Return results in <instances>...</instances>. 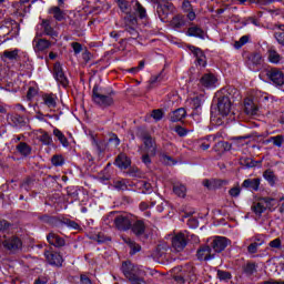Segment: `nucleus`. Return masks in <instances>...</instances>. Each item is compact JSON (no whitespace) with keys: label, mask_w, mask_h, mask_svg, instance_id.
I'll list each match as a JSON object with an SVG mask.
<instances>
[{"label":"nucleus","mask_w":284,"mask_h":284,"mask_svg":"<svg viewBox=\"0 0 284 284\" xmlns=\"http://www.w3.org/2000/svg\"><path fill=\"white\" fill-rule=\"evenodd\" d=\"M114 223L118 230H121L122 232H125V230H130L131 227L135 236H142L143 234V222L136 220V216L134 215H120L115 219Z\"/></svg>","instance_id":"1"},{"label":"nucleus","mask_w":284,"mask_h":284,"mask_svg":"<svg viewBox=\"0 0 284 284\" xmlns=\"http://www.w3.org/2000/svg\"><path fill=\"white\" fill-rule=\"evenodd\" d=\"M122 273L131 284H143V268L132 262H123Z\"/></svg>","instance_id":"2"},{"label":"nucleus","mask_w":284,"mask_h":284,"mask_svg":"<svg viewBox=\"0 0 284 284\" xmlns=\"http://www.w3.org/2000/svg\"><path fill=\"white\" fill-rule=\"evenodd\" d=\"M281 205V201L273 199V197H260L255 202H253V205L251 207L252 212L256 214V216H261L266 210L270 212H274L276 207Z\"/></svg>","instance_id":"3"},{"label":"nucleus","mask_w":284,"mask_h":284,"mask_svg":"<svg viewBox=\"0 0 284 284\" xmlns=\"http://www.w3.org/2000/svg\"><path fill=\"white\" fill-rule=\"evenodd\" d=\"M156 155V141L151 136L145 134L143 138V163L152 162V158Z\"/></svg>","instance_id":"4"},{"label":"nucleus","mask_w":284,"mask_h":284,"mask_svg":"<svg viewBox=\"0 0 284 284\" xmlns=\"http://www.w3.org/2000/svg\"><path fill=\"white\" fill-rule=\"evenodd\" d=\"M217 112L220 116L217 118L216 125H223V123H225L223 119L232 114V101H230V98L222 97L219 99Z\"/></svg>","instance_id":"5"},{"label":"nucleus","mask_w":284,"mask_h":284,"mask_svg":"<svg viewBox=\"0 0 284 284\" xmlns=\"http://www.w3.org/2000/svg\"><path fill=\"white\" fill-rule=\"evenodd\" d=\"M190 240V233L187 231L179 232L172 237V247L175 252H183L187 246V241Z\"/></svg>","instance_id":"6"},{"label":"nucleus","mask_w":284,"mask_h":284,"mask_svg":"<svg viewBox=\"0 0 284 284\" xmlns=\"http://www.w3.org/2000/svg\"><path fill=\"white\" fill-rule=\"evenodd\" d=\"M8 34L17 37V34H19V23L13 20H9L0 24V39L8 37Z\"/></svg>","instance_id":"7"},{"label":"nucleus","mask_w":284,"mask_h":284,"mask_svg":"<svg viewBox=\"0 0 284 284\" xmlns=\"http://www.w3.org/2000/svg\"><path fill=\"white\" fill-rule=\"evenodd\" d=\"M266 77L274 83V85H284V73L278 68L266 70Z\"/></svg>","instance_id":"8"},{"label":"nucleus","mask_w":284,"mask_h":284,"mask_svg":"<svg viewBox=\"0 0 284 284\" xmlns=\"http://www.w3.org/2000/svg\"><path fill=\"white\" fill-rule=\"evenodd\" d=\"M57 101H59V98L55 94L45 93L41 98L40 108H44L45 110L52 112V110L57 108Z\"/></svg>","instance_id":"9"},{"label":"nucleus","mask_w":284,"mask_h":284,"mask_svg":"<svg viewBox=\"0 0 284 284\" xmlns=\"http://www.w3.org/2000/svg\"><path fill=\"white\" fill-rule=\"evenodd\" d=\"M230 240L227 237L223 236H214L212 237L211 247L214 252V254H220V252H223L227 245H230Z\"/></svg>","instance_id":"10"},{"label":"nucleus","mask_w":284,"mask_h":284,"mask_svg":"<svg viewBox=\"0 0 284 284\" xmlns=\"http://www.w3.org/2000/svg\"><path fill=\"white\" fill-rule=\"evenodd\" d=\"M219 83V78L214 75L213 73H204L200 78V85L202 88H205L206 90H212V88H216Z\"/></svg>","instance_id":"11"},{"label":"nucleus","mask_w":284,"mask_h":284,"mask_svg":"<svg viewBox=\"0 0 284 284\" xmlns=\"http://www.w3.org/2000/svg\"><path fill=\"white\" fill-rule=\"evenodd\" d=\"M93 101L101 108H108L114 103V100L110 95L99 94L97 92V87L93 88Z\"/></svg>","instance_id":"12"},{"label":"nucleus","mask_w":284,"mask_h":284,"mask_svg":"<svg viewBox=\"0 0 284 284\" xmlns=\"http://www.w3.org/2000/svg\"><path fill=\"white\" fill-rule=\"evenodd\" d=\"M2 245L9 252H19V250H21V247L23 246V243L21 242V239H19V237H11V239L4 240L2 242Z\"/></svg>","instance_id":"13"},{"label":"nucleus","mask_w":284,"mask_h":284,"mask_svg":"<svg viewBox=\"0 0 284 284\" xmlns=\"http://www.w3.org/2000/svg\"><path fill=\"white\" fill-rule=\"evenodd\" d=\"M53 75L55 81H58V83H61V85H63V88H67L68 85V77H65V73L63 72V67H61V63H55L53 67Z\"/></svg>","instance_id":"14"},{"label":"nucleus","mask_w":284,"mask_h":284,"mask_svg":"<svg viewBox=\"0 0 284 284\" xmlns=\"http://www.w3.org/2000/svg\"><path fill=\"white\" fill-rule=\"evenodd\" d=\"M196 256L199 261H212L216 254L214 251H212V247L210 245H204L197 250Z\"/></svg>","instance_id":"15"},{"label":"nucleus","mask_w":284,"mask_h":284,"mask_svg":"<svg viewBox=\"0 0 284 284\" xmlns=\"http://www.w3.org/2000/svg\"><path fill=\"white\" fill-rule=\"evenodd\" d=\"M44 256L49 263V265H54L55 267H61L63 265V257L59 253H52L47 251Z\"/></svg>","instance_id":"16"},{"label":"nucleus","mask_w":284,"mask_h":284,"mask_svg":"<svg viewBox=\"0 0 284 284\" xmlns=\"http://www.w3.org/2000/svg\"><path fill=\"white\" fill-rule=\"evenodd\" d=\"M172 8L173 7L170 3L158 4L156 12L161 21L168 20V16L170 14V12H172Z\"/></svg>","instance_id":"17"},{"label":"nucleus","mask_w":284,"mask_h":284,"mask_svg":"<svg viewBox=\"0 0 284 284\" xmlns=\"http://www.w3.org/2000/svg\"><path fill=\"white\" fill-rule=\"evenodd\" d=\"M30 0H20L13 4V9L16 10L17 17H23L26 12L30 11V4H27Z\"/></svg>","instance_id":"18"},{"label":"nucleus","mask_w":284,"mask_h":284,"mask_svg":"<svg viewBox=\"0 0 284 284\" xmlns=\"http://www.w3.org/2000/svg\"><path fill=\"white\" fill-rule=\"evenodd\" d=\"M191 52H193L195 57V61L197 65H201L202 68H205L207 60L205 58V54L203 51L196 47H190Z\"/></svg>","instance_id":"19"},{"label":"nucleus","mask_w":284,"mask_h":284,"mask_svg":"<svg viewBox=\"0 0 284 284\" xmlns=\"http://www.w3.org/2000/svg\"><path fill=\"white\" fill-rule=\"evenodd\" d=\"M176 283H194L196 281V274L194 272L190 271L189 273H184L183 275H176L174 277Z\"/></svg>","instance_id":"20"},{"label":"nucleus","mask_w":284,"mask_h":284,"mask_svg":"<svg viewBox=\"0 0 284 284\" xmlns=\"http://www.w3.org/2000/svg\"><path fill=\"white\" fill-rule=\"evenodd\" d=\"M131 164L132 161L130 160V158H128V155L123 153L120 154L115 160V165L120 168V170H128V168H130Z\"/></svg>","instance_id":"21"},{"label":"nucleus","mask_w":284,"mask_h":284,"mask_svg":"<svg viewBox=\"0 0 284 284\" xmlns=\"http://www.w3.org/2000/svg\"><path fill=\"white\" fill-rule=\"evenodd\" d=\"M47 241L54 247H63V245H65V241L54 233H50L47 237Z\"/></svg>","instance_id":"22"},{"label":"nucleus","mask_w":284,"mask_h":284,"mask_svg":"<svg viewBox=\"0 0 284 284\" xmlns=\"http://www.w3.org/2000/svg\"><path fill=\"white\" fill-rule=\"evenodd\" d=\"M51 43L48 40H33V48L36 52H43V50H48L50 48Z\"/></svg>","instance_id":"23"},{"label":"nucleus","mask_w":284,"mask_h":284,"mask_svg":"<svg viewBox=\"0 0 284 284\" xmlns=\"http://www.w3.org/2000/svg\"><path fill=\"white\" fill-rule=\"evenodd\" d=\"M186 114H187V112L185 111V109L180 108L171 113L170 119L173 123H176L179 121H183V119H185Z\"/></svg>","instance_id":"24"},{"label":"nucleus","mask_w":284,"mask_h":284,"mask_svg":"<svg viewBox=\"0 0 284 284\" xmlns=\"http://www.w3.org/2000/svg\"><path fill=\"white\" fill-rule=\"evenodd\" d=\"M43 28L45 34H48L51 39H55V37H59V33L52 29V22L49 20H44L41 24Z\"/></svg>","instance_id":"25"},{"label":"nucleus","mask_w":284,"mask_h":284,"mask_svg":"<svg viewBox=\"0 0 284 284\" xmlns=\"http://www.w3.org/2000/svg\"><path fill=\"white\" fill-rule=\"evenodd\" d=\"M268 61L278 65V63H284V58L276 52L274 49L268 50Z\"/></svg>","instance_id":"26"},{"label":"nucleus","mask_w":284,"mask_h":284,"mask_svg":"<svg viewBox=\"0 0 284 284\" xmlns=\"http://www.w3.org/2000/svg\"><path fill=\"white\" fill-rule=\"evenodd\" d=\"M203 101H205V97L203 94L194 95L193 98L189 99V103L193 110H199V108L203 105Z\"/></svg>","instance_id":"27"},{"label":"nucleus","mask_w":284,"mask_h":284,"mask_svg":"<svg viewBox=\"0 0 284 284\" xmlns=\"http://www.w3.org/2000/svg\"><path fill=\"white\" fill-rule=\"evenodd\" d=\"M187 37H196L197 39H205V31L199 27H191L186 32Z\"/></svg>","instance_id":"28"},{"label":"nucleus","mask_w":284,"mask_h":284,"mask_svg":"<svg viewBox=\"0 0 284 284\" xmlns=\"http://www.w3.org/2000/svg\"><path fill=\"white\" fill-rule=\"evenodd\" d=\"M261 185V180L260 179H247V180H244L243 182V187H250L251 190H255L257 191L258 187Z\"/></svg>","instance_id":"29"},{"label":"nucleus","mask_w":284,"mask_h":284,"mask_svg":"<svg viewBox=\"0 0 284 284\" xmlns=\"http://www.w3.org/2000/svg\"><path fill=\"white\" fill-rule=\"evenodd\" d=\"M53 136L58 138V141H60V143L63 148H68V145H69L68 138H65V135L63 134V132H61V130L54 129Z\"/></svg>","instance_id":"30"},{"label":"nucleus","mask_w":284,"mask_h":284,"mask_svg":"<svg viewBox=\"0 0 284 284\" xmlns=\"http://www.w3.org/2000/svg\"><path fill=\"white\" fill-rule=\"evenodd\" d=\"M173 192L176 194V196H180V199H185V194H187V189L183 184H175L173 186Z\"/></svg>","instance_id":"31"},{"label":"nucleus","mask_w":284,"mask_h":284,"mask_svg":"<svg viewBox=\"0 0 284 284\" xmlns=\"http://www.w3.org/2000/svg\"><path fill=\"white\" fill-rule=\"evenodd\" d=\"M266 143H273L275 148H283L284 136L283 135L271 136L266 140Z\"/></svg>","instance_id":"32"},{"label":"nucleus","mask_w":284,"mask_h":284,"mask_svg":"<svg viewBox=\"0 0 284 284\" xmlns=\"http://www.w3.org/2000/svg\"><path fill=\"white\" fill-rule=\"evenodd\" d=\"M38 139L41 141V143H43V145H50V143H52V136H50V134L43 130L39 131Z\"/></svg>","instance_id":"33"},{"label":"nucleus","mask_w":284,"mask_h":284,"mask_svg":"<svg viewBox=\"0 0 284 284\" xmlns=\"http://www.w3.org/2000/svg\"><path fill=\"white\" fill-rule=\"evenodd\" d=\"M49 12L50 14H53L57 21H63V19H65V14L63 13V11H61L59 7L51 8Z\"/></svg>","instance_id":"34"},{"label":"nucleus","mask_w":284,"mask_h":284,"mask_svg":"<svg viewBox=\"0 0 284 284\" xmlns=\"http://www.w3.org/2000/svg\"><path fill=\"white\" fill-rule=\"evenodd\" d=\"M122 240L131 248V254H136V252H141V246L139 244L134 243L132 240L125 239V237H122Z\"/></svg>","instance_id":"35"},{"label":"nucleus","mask_w":284,"mask_h":284,"mask_svg":"<svg viewBox=\"0 0 284 284\" xmlns=\"http://www.w3.org/2000/svg\"><path fill=\"white\" fill-rule=\"evenodd\" d=\"M17 150L20 154H22V156H28L30 152H32V149L30 148V145H27L23 142L18 144Z\"/></svg>","instance_id":"36"},{"label":"nucleus","mask_w":284,"mask_h":284,"mask_svg":"<svg viewBox=\"0 0 284 284\" xmlns=\"http://www.w3.org/2000/svg\"><path fill=\"white\" fill-rule=\"evenodd\" d=\"M168 251V245H159L158 251L152 255L155 261L159 258H163L165 256V252Z\"/></svg>","instance_id":"37"},{"label":"nucleus","mask_w":284,"mask_h":284,"mask_svg":"<svg viewBox=\"0 0 284 284\" xmlns=\"http://www.w3.org/2000/svg\"><path fill=\"white\" fill-rule=\"evenodd\" d=\"M265 181H267V183H270V185H275L276 183V175H274V172L272 171H265L263 174Z\"/></svg>","instance_id":"38"},{"label":"nucleus","mask_w":284,"mask_h":284,"mask_svg":"<svg viewBox=\"0 0 284 284\" xmlns=\"http://www.w3.org/2000/svg\"><path fill=\"white\" fill-rule=\"evenodd\" d=\"M171 26L173 28H183V26H185V21L183 20V17L176 16L172 19Z\"/></svg>","instance_id":"39"},{"label":"nucleus","mask_w":284,"mask_h":284,"mask_svg":"<svg viewBox=\"0 0 284 284\" xmlns=\"http://www.w3.org/2000/svg\"><path fill=\"white\" fill-rule=\"evenodd\" d=\"M3 55L6 57V59H9L10 61H14V59L19 57V49L7 50L3 52Z\"/></svg>","instance_id":"40"},{"label":"nucleus","mask_w":284,"mask_h":284,"mask_svg":"<svg viewBox=\"0 0 284 284\" xmlns=\"http://www.w3.org/2000/svg\"><path fill=\"white\" fill-rule=\"evenodd\" d=\"M248 42H250V36H243V37L240 38L239 41H235L234 48H235L236 50H241V47H242V45H245V44L248 43Z\"/></svg>","instance_id":"41"},{"label":"nucleus","mask_w":284,"mask_h":284,"mask_svg":"<svg viewBox=\"0 0 284 284\" xmlns=\"http://www.w3.org/2000/svg\"><path fill=\"white\" fill-rule=\"evenodd\" d=\"M263 243H265V241H261V243H257V242L252 243L251 245H248L247 252L250 254H256V252H258V247H261Z\"/></svg>","instance_id":"42"},{"label":"nucleus","mask_w":284,"mask_h":284,"mask_svg":"<svg viewBox=\"0 0 284 284\" xmlns=\"http://www.w3.org/2000/svg\"><path fill=\"white\" fill-rule=\"evenodd\" d=\"M268 247H271L272 250H282L283 242L281 241V239L277 237L268 243Z\"/></svg>","instance_id":"43"},{"label":"nucleus","mask_w":284,"mask_h":284,"mask_svg":"<svg viewBox=\"0 0 284 284\" xmlns=\"http://www.w3.org/2000/svg\"><path fill=\"white\" fill-rule=\"evenodd\" d=\"M156 83H161V75L151 77V79L149 80V85L146 87L148 90H152V88H154Z\"/></svg>","instance_id":"44"},{"label":"nucleus","mask_w":284,"mask_h":284,"mask_svg":"<svg viewBox=\"0 0 284 284\" xmlns=\"http://www.w3.org/2000/svg\"><path fill=\"white\" fill-rule=\"evenodd\" d=\"M217 278H220V281H230L232 274L227 271H217Z\"/></svg>","instance_id":"45"},{"label":"nucleus","mask_w":284,"mask_h":284,"mask_svg":"<svg viewBox=\"0 0 284 284\" xmlns=\"http://www.w3.org/2000/svg\"><path fill=\"white\" fill-rule=\"evenodd\" d=\"M51 163L57 168L63 165L64 163L63 155H53V158L51 159Z\"/></svg>","instance_id":"46"},{"label":"nucleus","mask_w":284,"mask_h":284,"mask_svg":"<svg viewBox=\"0 0 284 284\" xmlns=\"http://www.w3.org/2000/svg\"><path fill=\"white\" fill-rule=\"evenodd\" d=\"M161 162L164 165H176V161H174V159H172V156H169V155H162Z\"/></svg>","instance_id":"47"},{"label":"nucleus","mask_w":284,"mask_h":284,"mask_svg":"<svg viewBox=\"0 0 284 284\" xmlns=\"http://www.w3.org/2000/svg\"><path fill=\"white\" fill-rule=\"evenodd\" d=\"M152 119H154V121H161V119H163V110L161 109H156L153 110L151 113Z\"/></svg>","instance_id":"48"},{"label":"nucleus","mask_w":284,"mask_h":284,"mask_svg":"<svg viewBox=\"0 0 284 284\" xmlns=\"http://www.w3.org/2000/svg\"><path fill=\"white\" fill-rule=\"evenodd\" d=\"M244 108H245L246 114H251V115L256 114V108H255L252 103L246 102V103L244 104Z\"/></svg>","instance_id":"49"},{"label":"nucleus","mask_w":284,"mask_h":284,"mask_svg":"<svg viewBox=\"0 0 284 284\" xmlns=\"http://www.w3.org/2000/svg\"><path fill=\"white\" fill-rule=\"evenodd\" d=\"M250 61H252L254 65H258L261 61H263V57H261V53H254L251 55Z\"/></svg>","instance_id":"50"},{"label":"nucleus","mask_w":284,"mask_h":284,"mask_svg":"<svg viewBox=\"0 0 284 284\" xmlns=\"http://www.w3.org/2000/svg\"><path fill=\"white\" fill-rule=\"evenodd\" d=\"M174 132H176V134H178L179 136H187V134H189L190 131H187V130H186L185 128H183V126L178 125V126H175Z\"/></svg>","instance_id":"51"},{"label":"nucleus","mask_w":284,"mask_h":284,"mask_svg":"<svg viewBox=\"0 0 284 284\" xmlns=\"http://www.w3.org/2000/svg\"><path fill=\"white\" fill-rule=\"evenodd\" d=\"M71 48H73L74 54H81L83 47L79 42H72Z\"/></svg>","instance_id":"52"},{"label":"nucleus","mask_w":284,"mask_h":284,"mask_svg":"<svg viewBox=\"0 0 284 284\" xmlns=\"http://www.w3.org/2000/svg\"><path fill=\"white\" fill-rule=\"evenodd\" d=\"M230 196L236 197L241 194V186L236 185L233 186L230 191H229Z\"/></svg>","instance_id":"53"},{"label":"nucleus","mask_w":284,"mask_h":284,"mask_svg":"<svg viewBox=\"0 0 284 284\" xmlns=\"http://www.w3.org/2000/svg\"><path fill=\"white\" fill-rule=\"evenodd\" d=\"M67 226L70 227V230H80V225L79 223L74 222V221H67Z\"/></svg>","instance_id":"54"},{"label":"nucleus","mask_w":284,"mask_h":284,"mask_svg":"<svg viewBox=\"0 0 284 284\" xmlns=\"http://www.w3.org/2000/svg\"><path fill=\"white\" fill-rule=\"evenodd\" d=\"M118 3L122 12H128V2L125 0H118Z\"/></svg>","instance_id":"55"},{"label":"nucleus","mask_w":284,"mask_h":284,"mask_svg":"<svg viewBox=\"0 0 284 284\" xmlns=\"http://www.w3.org/2000/svg\"><path fill=\"white\" fill-rule=\"evenodd\" d=\"M275 39L281 45L284 44V32H275Z\"/></svg>","instance_id":"56"},{"label":"nucleus","mask_w":284,"mask_h":284,"mask_svg":"<svg viewBox=\"0 0 284 284\" xmlns=\"http://www.w3.org/2000/svg\"><path fill=\"white\" fill-rule=\"evenodd\" d=\"M152 192H153L152 184L144 182L143 194H152Z\"/></svg>","instance_id":"57"},{"label":"nucleus","mask_w":284,"mask_h":284,"mask_svg":"<svg viewBox=\"0 0 284 284\" xmlns=\"http://www.w3.org/2000/svg\"><path fill=\"white\" fill-rule=\"evenodd\" d=\"M182 8H183L184 12H190V10H192V4H190V1H184L182 3Z\"/></svg>","instance_id":"58"},{"label":"nucleus","mask_w":284,"mask_h":284,"mask_svg":"<svg viewBox=\"0 0 284 284\" xmlns=\"http://www.w3.org/2000/svg\"><path fill=\"white\" fill-rule=\"evenodd\" d=\"M9 225L10 224H8V222H6V220L0 221V232L8 230Z\"/></svg>","instance_id":"59"},{"label":"nucleus","mask_w":284,"mask_h":284,"mask_svg":"<svg viewBox=\"0 0 284 284\" xmlns=\"http://www.w3.org/2000/svg\"><path fill=\"white\" fill-rule=\"evenodd\" d=\"M186 12H187L186 17H187L189 21H194V19H196V13L192 9Z\"/></svg>","instance_id":"60"},{"label":"nucleus","mask_w":284,"mask_h":284,"mask_svg":"<svg viewBox=\"0 0 284 284\" xmlns=\"http://www.w3.org/2000/svg\"><path fill=\"white\" fill-rule=\"evenodd\" d=\"M115 187L116 190H126L128 185H125V182H118Z\"/></svg>","instance_id":"61"},{"label":"nucleus","mask_w":284,"mask_h":284,"mask_svg":"<svg viewBox=\"0 0 284 284\" xmlns=\"http://www.w3.org/2000/svg\"><path fill=\"white\" fill-rule=\"evenodd\" d=\"M81 283L82 284H92V282L90 281V277L87 275L81 276Z\"/></svg>","instance_id":"62"},{"label":"nucleus","mask_w":284,"mask_h":284,"mask_svg":"<svg viewBox=\"0 0 284 284\" xmlns=\"http://www.w3.org/2000/svg\"><path fill=\"white\" fill-rule=\"evenodd\" d=\"M34 94H37V90L34 88H30L28 91V99H32V97H34Z\"/></svg>","instance_id":"63"},{"label":"nucleus","mask_w":284,"mask_h":284,"mask_svg":"<svg viewBox=\"0 0 284 284\" xmlns=\"http://www.w3.org/2000/svg\"><path fill=\"white\" fill-rule=\"evenodd\" d=\"M248 23H252L253 26L260 27L261 24L258 23V20L254 18H248L247 20Z\"/></svg>","instance_id":"64"}]
</instances>
